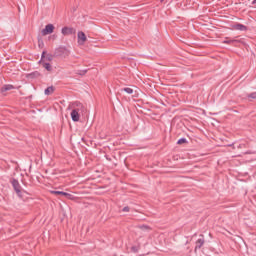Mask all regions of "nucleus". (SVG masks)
<instances>
[{
    "mask_svg": "<svg viewBox=\"0 0 256 256\" xmlns=\"http://www.w3.org/2000/svg\"><path fill=\"white\" fill-rule=\"evenodd\" d=\"M70 54H71V51H69V49L63 46L56 48L54 52L55 57H61L62 59L69 57Z\"/></svg>",
    "mask_w": 256,
    "mask_h": 256,
    "instance_id": "obj_1",
    "label": "nucleus"
},
{
    "mask_svg": "<svg viewBox=\"0 0 256 256\" xmlns=\"http://www.w3.org/2000/svg\"><path fill=\"white\" fill-rule=\"evenodd\" d=\"M49 35V36H47ZM43 39L45 41H55L57 39V35L55 34H47V33H42L38 35V43L41 45L43 43Z\"/></svg>",
    "mask_w": 256,
    "mask_h": 256,
    "instance_id": "obj_2",
    "label": "nucleus"
},
{
    "mask_svg": "<svg viewBox=\"0 0 256 256\" xmlns=\"http://www.w3.org/2000/svg\"><path fill=\"white\" fill-rule=\"evenodd\" d=\"M10 183H11L14 191L17 193L18 197H21V184L19 183V180L12 178L10 180Z\"/></svg>",
    "mask_w": 256,
    "mask_h": 256,
    "instance_id": "obj_3",
    "label": "nucleus"
},
{
    "mask_svg": "<svg viewBox=\"0 0 256 256\" xmlns=\"http://www.w3.org/2000/svg\"><path fill=\"white\" fill-rule=\"evenodd\" d=\"M72 111H76V113H85V106L81 104V102H74L72 105Z\"/></svg>",
    "mask_w": 256,
    "mask_h": 256,
    "instance_id": "obj_4",
    "label": "nucleus"
},
{
    "mask_svg": "<svg viewBox=\"0 0 256 256\" xmlns=\"http://www.w3.org/2000/svg\"><path fill=\"white\" fill-rule=\"evenodd\" d=\"M71 119L72 121H74V123H77V121H79L81 114L79 112H77V110H72L71 113Z\"/></svg>",
    "mask_w": 256,
    "mask_h": 256,
    "instance_id": "obj_5",
    "label": "nucleus"
},
{
    "mask_svg": "<svg viewBox=\"0 0 256 256\" xmlns=\"http://www.w3.org/2000/svg\"><path fill=\"white\" fill-rule=\"evenodd\" d=\"M232 27L235 31H249V29H247V26L243 24H234Z\"/></svg>",
    "mask_w": 256,
    "mask_h": 256,
    "instance_id": "obj_6",
    "label": "nucleus"
},
{
    "mask_svg": "<svg viewBox=\"0 0 256 256\" xmlns=\"http://www.w3.org/2000/svg\"><path fill=\"white\" fill-rule=\"evenodd\" d=\"M53 31H55V26H53V24H48L42 30V33H53Z\"/></svg>",
    "mask_w": 256,
    "mask_h": 256,
    "instance_id": "obj_7",
    "label": "nucleus"
},
{
    "mask_svg": "<svg viewBox=\"0 0 256 256\" xmlns=\"http://www.w3.org/2000/svg\"><path fill=\"white\" fill-rule=\"evenodd\" d=\"M87 41V35L85 33H78V43L83 45Z\"/></svg>",
    "mask_w": 256,
    "mask_h": 256,
    "instance_id": "obj_8",
    "label": "nucleus"
},
{
    "mask_svg": "<svg viewBox=\"0 0 256 256\" xmlns=\"http://www.w3.org/2000/svg\"><path fill=\"white\" fill-rule=\"evenodd\" d=\"M12 89H15V86L11 84H6L1 88V93H5L6 91H11Z\"/></svg>",
    "mask_w": 256,
    "mask_h": 256,
    "instance_id": "obj_9",
    "label": "nucleus"
},
{
    "mask_svg": "<svg viewBox=\"0 0 256 256\" xmlns=\"http://www.w3.org/2000/svg\"><path fill=\"white\" fill-rule=\"evenodd\" d=\"M61 33H75V30L72 27L65 26L61 29Z\"/></svg>",
    "mask_w": 256,
    "mask_h": 256,
    "instance_id": "obj_10",
    "label": "nucleus"
},
{
    "mask_svg": "<svg viewBox=\"0 0 256 256\" xmlns=\"http://www.w3.org/2000/svg\"><path fill=\"white\" fill-rule=\"evenodd\" d=\"M52 193H54V195H63V197H71V194L63 191H52Z\"/></svg>",
    "mask_w": 256,
    "mask_h": 256,
    "instance_id": "obj_11",
    "label": "nucleus"
},
{
    "mask_svg": "<svg viewBox=\"0 0 256 256\" xmlns=\"http://www.w3.org/2000/svg\"><path fill=\"white\" fill-rule=\"evenodd\" d=\"M204 243H205V240L203 238H199L196 242V248L201 249Z\"/></svg>",
    "mask_w": 256,
    "mask_h": 256,
    "instance_id": "obj_12",
    "label": "nucleus"
},
{
    "mask_svg": "<svg viewBox=\"0 0 256 256\" xmlns=\"http://www.w3.org/2000/svg\"><path fill=\"white\" fill-rule=\"evenodd\" d=\"M53 91H55V88L53 86H49L48 88H46L44 90V94L45 95H51V93H53Z\"/></svg>",
    "mask_w": 256,
    "mask_h": 256,
    "instance_id": "obj_13",
    "label": "nucleus"
},
{
    "mask_svg": "<svg viewBox=\"0 0 256 256\" xmlns=\"http://www.w3.org/2000/svg\"><path fill=\"white\" fill-rule=\"evenodd\" d=\"M122 91H125L128 95H133V89L132 88H123Z\"/></svg>",
    "mask_w": 256,
    "mask_h": 256,
    "instance_id": "obj_14",
    "label": "nucleus"
},
{
    "mask_svg": "<svg viewBox=\"0 0 256 256\" xmlns=\"http://www.w3.org/2000/svg\"><path fill=\"white\" fill-rule=\"evenodd\" d=\"M183 143H187V139H186V138H180V139L177 141V144H178V145H183Z\"/></svg>",
    "mask_w": 256,
    "mask_h": 256,
    "instance_id": "obj_15",
    "label": "nucleus"
},
{
    "mask_svg": "<svg viewBox=\"0 0 256 256\" xmlns=\"http://www.w3.org/2000/svg\"><path fill=\"white\" fill-rule=\"evenodd\" d=\"M43 67H44V69H46V71H51V64H49V63H44V64H43Z\"/></svg>",
    "mask_w": 256,
    "mask_h": 256,
    "instance_id": "obj_16",
    "label": "nucleus"
},
{
    "mask_svg": "<svg viewBox=\"0 0 256 256\" xmlns=\"http://www.w3.org/2000/svg\"><path fill=\"white\" fill-rule=\"evenodd\" d=\"M248 99L251 101V99H256V92H252L248 95Z\"/></svg>",
    "mask_w": 256,
    "mask_h": 256,
    "instance_id": "obj_17",
    "label": "nucleus"
},
{
    "mask_svg": "<svg viewBox=\"0 0 256 256\" xmlns=\"http://www.w3.org/2000/svg\"><path fill=\"white\" fill-rule=\"evenodd\" d=\"M131 251H132L133 253H137V251H139V247H137V246H132V247H131Z\"/></svg>",
    "mask_w": 256,
    "mask_h": 256,
    "instance_id": "obj_18",
    "label": "nucleus"
},
{
    "mask_svg": "<svg viewBox=\"0 0 256 256\" xmlns=\"http://www.w3.org/2000/svg\"><path fill=\"white\" fill-rule=\"evenodd\" d=\"M122 211H123L124 213H129V211H130L129 206H125V207L122 209Z\"/></svg>",
    "mask_w": 256,
    "mask_h": 256,
    "instance_id": "obj_19",
    "label": "nucleus"
},
{
    "mask_svg": "<svg viewBox=\"0 0 256 256\" xmlns=\"http://www.w3.org/2000/svg\"><path fill=\"white\" fill-rule=\"evenodd\" d=\"M140 229H142V231H147V229H149V226L143 225V226H140Z\"/></svg>",
    "mask_w": 256,
    "mask_h": 256,
    "instance_id": "obj_20",
    "label": "nucleus"
},
{
    "mask_svg": "<svg viewBox=\"0 0 256 256\" xmlns=\"http://www.w3.org/2000/svg\"><path fill=\"white\" fill-rule=\"evenodd\" d=\"M87 73V70H79L78 75H85Z\"/></svg>",
    "mask_w": 256,
    "mask_h": 256,
    "instance_id": "obj_21",
    "label": "nucleus"
},
{
    "mask_svg": "<svg viewBox=\"0 0 256 256\" xmlns=\"http://www.w3.org/2000/svg\"><path fill=\"white\" fill-rule=\"evenodd\" d=\"M252 5H256V0H253V1H252Z\"/></svg>",
    "mask_w": 256,
    "mask_h": 256,
    "instance_id": "obj_22",
    "label": "nucleus"
},
{
    "mask_svg": "<svg viewBox=\"0 0 256 256\" xmlns=\"http://www.w3.org/2000/svg\"><path fill=\"white\" fill-rule=\"evenodd\" d=\"M42 57H45V52L42 53Z\"/></svg>",
    "mask_w": 256,
    "mask_h": 256,
    "instance_id": "obj_23",
    "label": "nucleus"
},
{
    "mask_svg": "<svg viewBox=\"0 0 256 256\" xmlns=\"http://www.w3.org/2000/svg\"><path fill=\"white\" fill-rule=\"evenodd\" d=\"M165 0H161L160 2L163 3Z\"/></svg>",
    "mask_w": 256,
    "mask_h": 256,
    "instance_id": "obj_24",
    "label": "nucleus"
},
{
    "mask_svg": "<svg viewBox=\"0 0 256 256\" xmlns=\"http://www.w3.org/2000/svg\"><path fill=\"white\" fill-rule=\"evenodd\" d=\"M79 33H83V31H79Z\"/></svg>",
    "mask_w": 256,
    "mask_h": 256,
    "instance_id": "obj_25",
    "label": "nucleus"
}]
</instances>
